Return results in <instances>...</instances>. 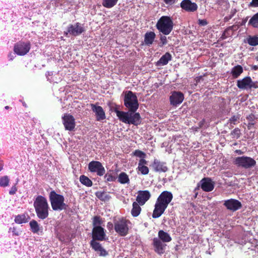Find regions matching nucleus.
<instances>
[{"instance_id":"nucleus-1","label":"nucleus","mask_w":258,"mask_h":258,"mask_svg":"<svg viewBox=\"0 0 258 258\" xmlns=\"http://www.w3.org/2000/svg\"><path fill=\"white\" fill-rule=\"evenodd\" d=\"M173 199L172 194L169 191H163L159 196L156 201L152 213V218H159L165 212L168 205Z\"/></svg>"},{"instance_id":"nucleus-2","label":"nucleus","mask_w":258,"mask_h":258,"mask_svg":"<svg viewBox=\"0 0 258 258\" xmlns=\"http://www.w3.org/2000/svg\"><path fill=\"white\" fill-rule=\"evenodd\" d=\"M114 112L119 120L123 123L138 125L141 122V117L138 112H132L130 111L124 112L118 110L116 108L114 109Z\"/></svg>"},{"instance_id":"nucleus-3","label":"nucleus","mask_w":258,"mask_h":258,"mask_svg":"<svg viewBox=\"0 0 258 258\" xmlns=\"http://www.w3.org/2000/svg\"><path fill=\"white\" fill-rule=\"evenodd\" d=\"M34 207L37 217L45 219L49 214V205L46 199L42 196H38L34 202Z\"/></svg>"},{"instance_id":"nucleus-4","label":"nucleus","mask_w":258,"mask_h":258,"mask_svg":"<svg viewBox=\"0 0 258 258\" xmlns=\"http://www.w3.org/2000/svg\"><path fill=\"white\" fill-rule=\"evenodd\" d=\"M173 26L172 18L167 16L161 17L156 24L157 29L164 35H169L173 30Z\"/></svg>"},{"instance_id":"nucleus-5","label":"nucleus","mask_w":258,"mask_h":258,"mask_svg":"<svg viewBox=\"0 0 258 258\" xmlns=\"http://www.w3.org/2000/svg\"><path fill=\"white\" fill-rule=\"evenodd\" d=\"M49 198L52 209L54 211L65 210L68 207L67 205L64 203L63 196L57 194L54 190L50 191Z\"/></svg>"},{"instance_id":"nucleus-6","label":"nucleus","mask_w":258,"mask_h":258,"mask_svg":"<svg viewBox=\"0 0 258 258\" xmlns=\"http://www.w3.org/2000/svg\"><path fill=\"white\" fill-rule=\"evenodd\" d=\"M124 105L132 112H136L139 104L137 96L131 91L125 92L124 97Z\"/></svg>"},{"instance_id":"nucleus-7","label":"nucleus","mask_w":258,"mask_h":258,"mask_svg":"<svg viewBox=\"0 0 258 258\" xmlns=\"http://www.w3.org/2000/svg\"><path fill=\"white\" fill-rule=\"evenodd\" d=\"M233 164L238 167L247 169L254 167L256 164V162L250 157L242 156L235 158Z\"/></svg>"},{"instance_id":"nucleus-8","label":"nucleus","mask_w":258,"mask_h":258,"mask_svg":"<svg viewBox=\"0 0 258 258\" xmlns=\"http://www.w3.org/2000/svg\"><path fill=\"white\" fill-rule=\"evenodd\" d=\"M125 218H121L114 221L115 231L120 236H125L128 233V223Z\"/></svg>"},{"instance_id":"nucleus-9","label":"nucleus","mask_w":258,"mask_h":258,"mask_svg":"<svg viewBox=\"0 0 258 258\" xmlns=\"http://www.w3.org/2000/svg\"><path fill=\"white\" fill-rule=\"evenodd\" d=\"M31 43L29 41H19L15 44L14 51L18 55L23 56L26 54L30 50Z\"/></svg>"},{"instance_id":"nucleus-10","label":"nucleus","mask_w":258,"mask_h":258,"mask_svg":"<svg viewBox=\"0 0 258 258\" xmlns=\"http://www.w3.org/2000/svg\"><path fill=\"white\" fill-rule=\"evenodd\" d=\"M62 120L66 130L72 131L75 128V119L72 114L64 113L62 116Z\"/></svg>"},{"instance_id":"nucleus-11","label":"nucleus","mask_w":258,"mask_h":258,"mask_svg":"<svg viewBox=\"0 0 258 258\" xmlns=\"http://www.w3.org/2000/svg\"><path fill=\"white\" fill-rule=\"evenodd\" d=\"M88 169L91 172H96L98 176H102L105 172L104 167L99 161H92L88 164Z\"/></svg>"},{"instance_id":"nucleus-12","label":"nucleus","mask_w":258,"mask_h":258,"mask_svg":"<svg viewBox=\"0 0 258 258\" xmlns=\"http://www.w3.org/2000/svg\"><path fill=\"white\" fill-rule=\"evenodd\" d=\"M92 234L93 239L91 241H96V240H104L106 235L104 229L100 226H95V227H93Z\"/></svg>"},{"instance_id":"nucleus-13","label":"nucleus","mask_w":258,"mask_h":258,"mask_svg":"<svg viewBox=\"0 0 258 258\" xmlns=\"http://www.w3.org/2000/svg\"><path fill=\"white\" fill-rule=\"evenodd\" d=\"M223 205L227 209L232 212L236 211L242 207L241 202L234 199H230L225 201Z\"/></svg>"},{"instance_id":"nucleus-14","label":"nucleus","mask_w":258,"mask_h":258,"mask_svg":"<svg viewBox=\"0 0 258 258\" xmlns=\"http://www.w3.org/2000/svg\"><path fill=\"white\" fill-rule=\"evenodd\" d=\"M184 98V95L182 92L174 91L169 98L170 104L176 106L182 102Z\"/></svg>"},{"instance_id":"nucleus-15","label":"nucleus","mask_w":258,"mask_h":258,"mask_svg":"<svg viewBox=\"0 0 258 258\" xmlns=\"http://www.w3.org/2000/svg\"><path fill=\"white\" fill-rule=\"evenodd\" d=\"M151 195L147 190H139L136 198L137 202L141 206H143L150 199Z\"/></svg>"},{"instance_id":"nucleus-16","label":"nucleus","mask_w":258,"mask_h":258,"mask_svg":"<svg viewBox=\"0 0 258 258\" xmlns=\"http://www.w3.org/2000/svg\"><path fill=\"white\" fill-rule=\"evenodd\" d=\"M91 109L95 113L97 121H101L106 118L105 112L103 108L94 104H90Z\"/></svg>"},{"instance_id":"nucleus-17","label":"nucleus","mask_w":258,"mask_h":258,"mask_svg":"<svg viewBox=\"0 0 258 258\" xmlns=\"http://www.w3.org/2000/svg\"><path fill=\"white\" fill-rule=\"evenodd\" d=\"M84 31V28L79 22L76 23L74 24H70L69 26V34L72 36H78Z\"/></svg>"},{"instance_id":"nucleus-18","label":"nucleus","mask_w":258,"mask_h":258,"mask_svg":"<svg viewBox=\"0 0 258 258\" xmlns=\"http://www.w3.org/2000/svg\"><path fill=\"white\" fill-rule=\"evenodd\" d=\"M152 245L155 252L158 254L161 255L165 252L166 244H164L158 238L155 237L153 238Z\"/></svg>"},{"instance_id":"nucleus-19","label":"nucleus","mask_w":258,"mask_h":258,"mask_svg":"<svg viewBox=\"0 0 258 258\" xmlns=\"http://www.w3.org/2000/svg\"><path fill=\"white\" fill-rule=\"evenodd\" d=\"M180 7L188 12H194L198 9L197 4L190 0H183L180 3Z\"/></svg>"},{"instance_id":"nucleus-20","label":"nucleus","mask_w":258,"mask_h":258,"mask_svg":"<svg viewBox=\"0 0 258 258\" xmlns=\"http://www.w3.org/2000/svg\"><path fill=\"white\" fill-rule=\"evenodd\" d=\"M201 188L205 191L210 192L214 188V182L209 177H204L201 180Z\"/></svg>"},{"instance_id":"nucleus-21","label":"nucleus","mask_w":258,"mask_h":258,"mask_svg":"<svg viewBox=\"0 0 258 258\" xmlns=\"http://www.w3.org/2000/svg\"><path fill=\"white\" fill-rule=\"evenodd\" d=\"M252 83V79L249 76L245 77L241 80L237 81V87L242 90L249 89L250 83Z\"/></svg>"},{"instance_id":"nucleus-22","label":"nucleus","mask_w":258,"mask_h":258,"mask_svg":"<svg viewBox=\"0 0 258 258\" xmlns=\"http://www.w3.org/2000/svg\"><path fill=\"white\" fill-rule=\"evenodd\" d=\"M90 245L92 249L98 252L100 256H105L108 255L107 251L97 241H91Z\"/></svg>"},{"instance_id":"nucleus-23","label":"nucleus","mask_w":258,"mask_h":258,"mask_svg":"<svg viewBox=\"0 0 258 258\" xmlns=\"http://www.w3.org/2000/svg\"><path fill=\"white\" fill-rule=\"evenodd\" d=\"M152 167L156 172H165L168 170V168L165 165V163L160 162L156 159L154 160Z\"/></svg>"},{"instance_id":"nucleus-24","label":"nucleus","mask_w":258,"mask_h":258,"mask_svg":"<svg viewBox=\"0 0 258 258\" xmlns=\"http://www.w3.org/2000/svg\"><path fill=\"white\" fill-rule=\"evenodd\" d=\"M156 38V34L153 31L147 32L144 36V43L147 46L152 45Z\"/></svg>"},{"instance_id":"nucleus-25","label":"nucleus","mask_w":258,"mask_h":258,"mask_svg":"<svg viewBox=\"0 0 258 258\" xmlns=\"http://www.w3.org/2000/svg\"><path fill=\"white\" fill-rule=\"evenodd\" d=\"M172 59V56L169 52H166L161 58L156 62V66H161L166 65L168 62Z\"/></svg>"},{"instance_id":"nucleus-26","label":"nucleus","mask_w":258,"mask_h":258,"mask_svg":"<svg viewBox=\"0 0 258 258\" xmlns=\"http://www.w3.org/2000/svg\"><path fill=\"white\" fill-rule=\"evenodd\" d=\"M158 239L163 242H169L171 241L172 238L167 232L163 230H160L158 232Z\"/></svg>"},{"instance_id":"nucleus-27","label":"nucleus","mask_w":258,"mask_h":258,"mask_svg":"<svg viewBox=\"0 0 258 258\" xmlns=\"http://www.w3.org/2000/svg\"><path fill=\"white\" fill-rule=\"evenodd\" d=\"M243 72V69L242 66L238 64L232 69L231 74L233 78L235 79L239 77Z\"/></svg>"},{"instance_id":"nucleus-28","label":"nucleus","mask_w":258,"mask_h":258,"mask_svg":"<svg viewBox=\"0 0 258 258\" xmlns=\"http://www.w3.org/2000/svg\"><path fill=\"white\" fill-rule=\"evenodd\" d=\"M140 206L137 202H133V208L131 210V214L133 217H136L140 214L142 210Z\"/></svg>"},{"instance_id":"nucleus-29","label":"nucleus","mask_w":258,"mask_h":258,"mask_svg":"<svg viewBox=\"0 0 258 258\" xmlns=\"http://www.w3.org/2000/svg\"><path fill=\"white\" fill-rule=\"evenodd\" d=\"M234 27V25H232V26L227 27L224 30L223 33H222V34L220 37V39L221 40H225L226 38H227L228 37L231 36L233 34V31Z\"/></svg>"},{"instance_id":"nucleus-30","label":"nucleus","mask_w":258,"mask_h":258,"mask_svg":"<svg viewBox=\"0 0 258 258\" xmlns=\"http://www.w3.org/2000/svg\"><path fill=\"white\" fill-rule=\"evenodd\" d=\"M29 219H30V218L28 215L21 214L15 217V221L18 224L26 223L28 221Z\"/></svg>"},{"instance_id":"nucleus-31","label":"nucleus","mask_w":258,"mask_h":258,"mask_svg":"<svg viewBox=\"0 0 258 258\" xmlns=\"http://www.w3.org/2000/svg\"><path fill=\"white\" fill-rule=\"evenodd\" d=\"M95 196L102 201H108L110 199V196L105 191H96Z\"/></svg>"},{"instance_id":"nucleus-32","label":"nucleus","mask_w":258,"mask_h":258,"mask_svg":"<svg viewBox=\"0 0 258 258\" xmlns=\"http://www.w3.org/2000/svg\"><path fill=\"white\" fill-rule=\"evenodd\" d=\"M79 179L82 184L87 187H91L93 184L92 180L84 175H81Z\"/></svg>"},{"instance_id":"nucleus-33","label":"nucleus","mask_w":258,"mask_h":258,"mask_svg":"<svg viewBox=\"0 0 258 258\" xmlns=\"http://www.w3.org/2000/svg\"><path fill=\"white\" fill-rule=\"evenodd\" d=\"M246 42L251 46H256L258 45V36H248L246 38Z\"/></svg>"},{"instance_id":"nucleus-34","label":"nucleus","mask_w":258,"mask_h":258,"mask_svg":"<svg viewBox=\"0 0 258 258\" xmlns=\"http://www.w3.org/2000/svg\"><path fill=\"white\" fill-rule=\"evenodd\" d=\"M118 181L121 184L128 183L130 179L128 175L125 172H121L118 177Z\"/></svg>"},{"instance_id":"nucleus-35","label":"nucleus","mask_w":258,"mask_h":258,"mask_svg":"<svg viewBox=\"0 0 258 258\" xmlns=\"http://www.w3.org/2000/svg\"><path fill=\"white\" fill-rule=\"evenodd\" d=\"M118 0H102L103 6L106 8H111L114 7L117 3Z\"/></svg>"},{"instance_id":"nucleus-36","label":"nucleus","mask_w":258,"mask_h":258,"mask_svg":"<svg viewBox=\"0 0 258 258\" xmlns=\"http://www.w3.org/2000/svg\"><path fill=\"white\" fill-rule=\"evenodd\" d=\"M248 24L254 28L258 27V13L251 17L248 22Z\"/></svg>"},{"instance_id":"nucleus-37","label":"nucleus","mask_w":258,"mask_h":258,"mask_svg":"<svg viewBox=\"0 0 258 258\" xmlns=\"http://www.w3.org/2000/svg\"><path fill=\"white\" fill-rule=\"evenodd\" d=\"M246 119L249 121L247 124V128L248 130H250L251 127L255 124L254 121L255 119V117L254 114L251 113L246 117Z\"/></svg>"},{"instance_id":"nucleus-38","label":"nucleus","mask_w":258,"mask_h":258,"mask_svg":"<svg viewBox=\"0 0 258 258\" xmlns=\"http://www.w3.org/2000/svg\"><path fill=\"white\" fill-rule=\"evenodd\" d=\"M230 135L232 138L238 139L241 135V131L239 128L236 127L231 132Z\"/></svg>"},{"instance_id":"nucleus-39","label":"nucleus","mask_w":258,"mask_h":258,"mask_svg":"<svg viewBox=\"0 0 258 258\" xmlns=\"http://www.w3.org/2000/svg\"><path fill=\"white\" fill-rule=\"evenodd\" d=\"M103 223V220L101 217L99 216H95L93 218L92 224L95 226H98Z\"/></svg>"},{"instance_id":"nucleus-40","label":"nucleus","mask_w":258,"mask_h":258,"mask_svg":"<svg viewBox=\"0 0 258 258\" xmlns=\"http://www.w3.org/2000/svg\"><path fill=\"white\" fill-rule=\"evenodd\" d=\"M30 226L33 233H37L39 231V227L38 223L33 220L30 222Z\"/></svg>"},{"instance_id":"nucleus-41","label":"nucleus","mask_w":258,"mask_h":258,"mask_svg":"<svg viewBox=\"0 0 258 258\" xmlns=\"http://www.w3.org/2000/svg\"><path fill=\"white\" fill-rule=\"evenodd\" d=\"M137 170L143 175H147L149 172V168L146 165L138 166Z\"/></svg>"},{"instance_id":"nucleus-42","label":"nucleus","mask_w":258,"mask_h":258,"mask_svg":"<svg viewBox=\"0 0 258 258\" xmlns=\"http://www.w3.org/2000/svg\"><path fill=\"white\" fill-rule=\"evenodd\" d=\"M240 115L239 114L233 115L228 120L229 123L235 125L239 122Z\"/></svg>"},{"instance_id":"nucleus-43","label":"nucleus","mask_w":258,"mask_h":258,"mask_svg":"<svg viewBox=\"0 0 258 258\" xmlns=\"http://www.w3.org/2000/svg\"><path fill=\"white\" fill-rule=\"evenodd\" d=\"M9 178L7 176H4L0 178V186L6 187L9 185Z\"/></svg>"},{"instance_id":"nucleus-44","label":"nucleus","mask_w":258,"mask_h":258,"mask_svg":"<svg viewBox=\"0 0 258 258\" xmlns=\"http://www.w3.org/2000/svg\"><path fill=\"white\" fill-rule=\"evenodd\" d=\"M133 154L134 156L140 157L141 158H145L146 156L145 153L140 150H136L133 152Z\"/></svg>"},{"instance_id":"nucleus-45","label":"nucleus","mask_w":258,"mask_h":258,"mask_svg":"<svg viewBox=\"0 0 258 258\" xmlns=\"http://www.w3.org/2000/svg\"><path fill=\"white\" fill-rule=\"evenodd\" d=\"M104 177L106 181H113L115 180V177L111 174H106Z\"/></svg>"},{"instance_id":"nucleus-46","label":"nucleus","mask_w":258,"mask_h":258,"mask_svg":"<svg viewBox=\"0 0 258 258\" xmlns=\"http://www.w3.org/2000/svg\"><path fill=\"white\" fill-rule=\"evenodd\" d=\"M160 40L162 43V45H164L167 43V38L165 35H161L160 37Z\"/></svg>"},{"instance_id":"nucleus-47","label":"nucleus","mask_w":258,"mask_h":258,"mask_svg":"<svg viewBox=\"0 0 258 258\" xmlns=\"http://www.w3.org/2000/svg\"><path fill=\"white\" fill-rule=\"evenodd\" d=\"M198 24L200 26H206L208 24V22L206 19H199Z\"/></svg>"},{"instance_id":"nucleus-48","label":"nucleus","mask_w":258,"mask_h":258,"mask_svg":"<svg viewBox=\"0 0 258 258\" xmlns=\"http://www.w3.org/2000/svg\"><path fill=\"white\" fill-rule=\"evenodd\" d=\"M251 88H258V81L253 82L252 81V83H250V86H249V89Z\"/></svg>"},{"instance_id":"nucleus-49","label":"nucleus","mask_w":258,"mask_h":258,"mask_svg":"<svg viewBox=\"0 0 258 258\" xmlns=\"http://www.w3.org/2000/svg\"><path fill=\"white\" fill-rule=\"evenodd\" d=\"M148 163V162L145 158H141L139 162L138 166L146 165Z\"/></svg>"},{"instance_id":"nucleus-50","label":"nucleus","mask_w":258,"mask_h":258,"mask_svg":"<svg viewBox=\"0 0 258 258\" xmlns=\"http://www.w3.org/2000/svg\"><path fill=\"white\" fill-rule=\"evenodd\" d=\"M17 190V188L16 185L13 186L9 191V194L11 195H13L16 194Z\"/></svg>"},{"instance_id":"nucleus-51","label":"nucleus","mask_w":258,"mask_h":258,"mask_svg":"<svg viewBox=\"0 0 258 258\" xmlns=\"http://www.w3.org/2000/svg\"><path fill=\"white\" fill-rule=\"evenodd\" d=\"M164 2L168 5H172L175 3L176 0H163Z\"/></svg>"},{"instance_id":"nucleus-52","label":"nucleus","mask_w":258,"mask_h":258,"mask_svg":"<svg viewBox=\"0 0 258 258\" xmlns=\"http://www.w3.org/2000/svg\"><path fill=\"white\" fill-rule=\"evenodd\" d=\"M251 5L253 7H258V0H252Z\"/></svg>"},{"instance_id":"nucleus-53","label":"nucleus","mask_w":258,"mask_h":258,"mask_svg":"<svg viewBox=\"0 0 258 258\" xmlns=\"http://www.w3.org/2000/svg\"><path fill=\"white\" fill-rule=\"evenodd\" d=\"M114 226V224L110 222L107 223V227L108 229H112Z\"/></svg>"},{"instance_id":"nucleus-54","label":"nucleus","mask_w":258,"mask_h":258,"mask_svg":"<svg viewBox=\"0 0 258 258\" xmlns=\"http://www.w3.org/2000/svg\"><path fill=\"white\" fill-rule=\"evenodd\" d=\"M69 34V27H68L67 28V31L64 32V35L65 36L68 37Z\"/></svg>"},{"instance_id":"nucleus-55","label":"nucleus","mask_w":258,"mask_h":258,"mask_svg":"<svg viewBox=\"0 0 258 258\" xmlns=\"http://www.w3.org/2000/svg\"><path fill=\"white\" fill-rule=\"evenodd\" d=\"M252 69L254 71H256L258 70V66L254 65L252 67Z\"/></svg>"},{"instance_id":"nucleus-56","label":"nucleus","mask_w":258,"mask_h":258,"mask_svg":"<svg viewBox=\"0 0 258 258\" xmlns=\"http://www.w3.org/2000/svg\"><path fill=\"white\" fill-rule=\"evenodd\" d=\"M205 121V119H203L200 122V123H199L200 127H202V125L204 123Z\"/></svg>"},{"instance_id":"nucleus-57","label":"nucleus","mask_w":258,"mask_h":258,"mask_svg":"<svg viewBox=\"0 0 258 258\" xmlns=\"http://www.w3.org/2000/svg\"><path fill=\"white\" fill-rule=\"evenodd\" d=\"M235 152L240 155L243 154V152H242L240 150H236Z\"/></svg>"},{"instance_id":"nucleus-58","label":"nucleus","mask_w":258,"mask_h":258,"mask_svg":"<svg viewBox=\"0 0 258 258\" xmlns=\"http://www.w3.org/2000/svg\"><path fill=\"white\" fill-rule=\"evenodd\" d=\"M9 107L8 106H7L5 107V108L7 109H9Z\"/></svg>"},{"instance_id":"nucleus-59","label":"nucleus","mask_w":258,"mask_h":258,"mask_svg":"<svg viewBox=\"0 0 258 258\" xmlns=\"http://www.w3.org/2000/svg\"><path fill=\"white\" fill-rule=\"evenodd\" d=\"M246 20H244L243 22V24H244L246 22Z\"/></svg>"},{"instance_id":"nucleus-60","label":"nucleus","mask_w":258,"mask_h":258,"mask_svg":"<svg viewBox=\"0 0 258 258\" xmlns=\"http://www.w3.org/2000/svg\"><path fill=\"white\" fill-rule=\"evenodd\" d=\"M256 60L258 61V56L256 57L255 58Z\"/></svg>"},{"instance_id":"nucleus-61","label":"nucleus","mask_w":258,"mask_h":258,"mask_svg":"<svg viewBox=\"0 0 258 258\" xmlns=\"http://www.w3.org/2000/svg\"><path fill=\"white\" fill-rule=\"evenodd\" d=\"M232 17V16H230L229 17V19H231Z\"/></svg>"},{"instance_id":"nucleus-62","label":"nucleus","mask_w":258,"mask_h":258,"mask_svg":"<svg viewBox=\"0 0 258 258\" xmlns=\"http://www.w3.org/2000/svg\"><path fill=\"white\" fill-rule=\"evenodd\" d=\"M2 168H3L2 167H0V171L2 169Z\"/></svg>"},{"instance_id":"nucleus-63","label":"nucleus","mask_w":258,"mask_h":258,"mask_svg":"<svg viewBox=\"0 0 258 258\" xmlns=\"http://www.w3.org/2000/svg\"><path fill=\"white\" fill-rule=\"evenodd\" d=\"M197 194H198L197 193V194L195 195V197H197Z\"/></svg>"}]
</instances>
